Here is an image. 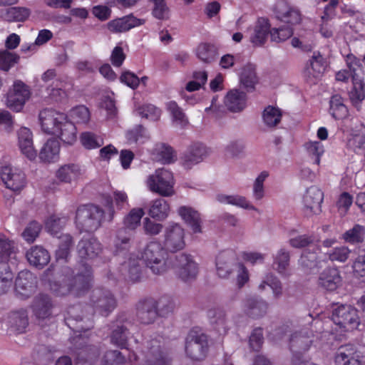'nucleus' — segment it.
Listing matches in <instances>:
<instances>
[{"mask_svg":"<svg viewBox=\"0 0 365 365\" xmlns=\"http://www.w3.org/2000/svg\"><path fill=\"white\" fill-rule=\"evenodd\" d=\"M120 272L125 279L133 282H138L142 275L139 259L133 253L129 254L121 264Z\"/></svg>","mask_w":365,"mask_h":365,"instance_id":"6ab92c4d","label":"nucleus"},{"mask_svg":"<svg viewBox=\"0 0 365 365\" xmlns=\"http://www.w3.org/2000/svg\"><path fill=\"white\" fill-rule=\"evenodd\" d=\"M269 176L267 171H262L256 178L253 185V196L257 200L264 197V182Z\"/></svg>","mask_w":365,"mask_h":365,"instance_id":"052dcab7","label":"nucleus"},{"mask_svg":"<svg viewBox=\"0 0 365 365\" xmlns=\"http://www.w3.org/2000/svg\"><path fill=\"white\" fill-rule=\"evenodd\" d=\"M113 213V210L109 214L108 221L112 220ZM106 220L104 210L94 204L81 205L76 210V228H99Z\"/></svg>","mask_w":365,"mask_h":365,"instance_id":"f03ea898","label":"nucleus"},{"mask_svg":"<svg viewBox=\"0 0 365 365\" xmlns=\"http://www.w3.org/2000/svg\"><path fill=\"white\" fill-rule=\"evenodd\" d=\"M101 251L100 242L94 238L81 240L78 245L79 257L83 259H93Z\"/></svg>","mask_w":365,"mask_h":365,"instance_id":"7c9ffc66","label":"nucleus"},{"mask_svg":"<svg viewBox=\"0 0 365 365\" xmlns=\"http://www.w3.org/2000/svg\"><path fill=\"white\" fill-rule=\"evenodd\" d=\"M304 147L314 163L319 165L321 157L324 153L323 144L319 141H309L305 143Z\"/></svg>","mask_w":365,"mask_h":365,"instance_id":"603ef678","label":"nucleus"},{"mask_svg":"<svg viewBox=\"0 0 365 365\" xmlns=\"http://www.w3.org/2000/svg\"><path fill=\"white\" fill-rule=\"evenodd\" d=\"M143 23L144 20L138 19L133 15H128L109 21L107 27L110 32L122 33L128 31L135 26H140Z\"/></svg>","mask_w":365,"mask_h":365,"instance_id":"b1692460","label":"nucleus"},{"mask_svg":"<svg viewBox=\"0 0 365 365\" xmlns=\"http://www.w3.org/2000/svg\"><path fill=\"white\" fill-rule=\"evenodd\" d=\"M141 259L155 274H163L169 269L167 252L157 242H150L145 247Z\"/></svg>","mask_w":365,"mask_h":365,"instance_id":"7ed1b4c3","label":"nucleus"},{"mask_svg":"<svg viewBox=\"0 0 365 365\" xmlns=\"http://www.w3.org/2000/svg\"><path fill=\"white\" fill-rule=\"evenodd\" d=\"M353 196L347 192H343L336 201V207L341 215H345L353 203Z\"/></svg>","mask_w":365,"mask_h":365,"instance_id":"680f3d73","label":"nucleus"},{"mask_svg":"<svg viewBox=\"0 0 365 365\" xmlns=\"http://www.w3.org/2000/svg\"><path fill=\"white\" fill-rule=\"evenodd\" d=\"M158 154L164 164L172 163L176 159V153L173 148L164 143L159 148Z\"/></svg>","mask_w":365,"mask_h":365,"instance_id":"0e129e2a","label":"nucleus"},{"mask_svg":"<svg viewBox=\"0 0 365 365\" xmlns=\"http://www.w3.org/2000/svg\"><path fill=\"white\" fill-rule=\"evenodd\" d=\"M145 359L141 365H170L171 359L164 353L158 341L154 340L147 346Z\"/></svg>","mask_w":365,"mask_h":365,"instance_id":"dca6fc26","label":"nucleus"},{"mask_svg":"<svg viewBox=\"0 0 365 365\" xmlns=\"http://www.w3.org/2000/svg\"><path fill=\"white\" fill-rule=\"evenodd\" d=\"M354 273L356 277L365 283V255L359 256L353 264Z\"/></svg>","mask_w":365,"mask_h":365,"instance_id":"774afa93","label":"nucleus"},{"mask_svg":"<svg viewBox=\"0 0 365 365\" xmlns=\"http://www.w3.org/2000/svg\"><path fill=\"white\" fill-rule=\"evenodd\" d=\"M271 25L264 17L257 19L252 28L250 29V41L255 47L263 46L270 35Z\"/></svg>","mask_w":365,"mask_h":365,"instance_id":"2eb2a0df","label":"nucleus"},{"mask_svg":"<svg viewBox=\"0 0 365 365\" xmlns=\"http://www.w3.org/2000/svg\"><path fill=\"white\" fill-rule=\"evenodd\" d=\"M14 274L8 264L0 262V294H5L11 288Z\"/></svg>","mask_w":365,"mask_h":365,"instance_id":"de8ad7c7","label":"nucleus"},{"mask_svg":"<svg viewBox=\"0 0 365 365\" xmlns=\"http://www.w3.org/2000/svg\"><path fill=\"white\" fill-rule=\"evenodd\" d=\"M173 309L174 303L169 297H163L158 302L149 299L139 304L138 317L141 323L149 324L154 322L158 311L167 313L171 312Z\"/></svg>","mask_w":365,"mask_h":365,"instance_id":"20e7f679","label":"nucleus"},{"mask_svg":"<svg viewBox=\"0 0 365 365\" xmlns=\"http://www.w3.org/2000/svg\"><path fill=\"white\" fill-rule=\"evenodd\" d=\"M289 259V253L284 249H280L273 256L272 267L283 277H288L292 274Z\"/></svg>","mask_w":365,"mask_h":365,"instance_id":"c756f323","label":"nucleus"},{"mask_svg":"<svg viewBox=\"0 0 365 365\" xmlns=\"http://www.w3.org/2000/svg\"><path fill=\"white\" fill-rule=\"evenodd\" d=\"M207 317L214 328L221 334H225L227 330L226 319L225 312L220 309H210L207 312Z\"/></svg>","mask_w":365,"mask_h":365,"instance_id":"c03bdc74","label":"nucleus"},{"mask_svg":"<svg viewBox=\"0 0 365 365\" xmlns=\"http://www.w3.org/2000/svg\"><path fill=\"white\" fill-rule=\"evenodd\" d=\"M31 95L30 87L21 80L14 81L6 95V106L11 110L21 111Z\"/></svg>","mask_w":365,"mask_h":365,"instance_id":"6e6552de","label":"nucleus"},{"mask_svg":"<svg viewBox=\"0 0 365 365\" xmlns=\"http://www.w3.org/2000/svg\"><path fill=\"white\" fill-rule=\"evenodd\" d=\"M20 56L9 51L7 49L0 50V70L9 71L15 64L18 63Z\"/></svg>","mask_w":365,"mask_h":365,"instance_id":"3c124183","label":"nucleus"},{"mask_svg":"<svg viewBox=\"0 0 365 365\" xmlns=\"http://www.w3.org/2000/svg\"><path fill=\"white\" fill-rule=\"evenodd\" d=\"M148 184L151 191L162 196H170L174 192L173 173L164 168L157 170L155 175H150Z\"/></svg>","mask_w":365,"mask_h":365,"instance_id":"1a4fd4ad","label":"nucleus"},{"mask_svg":"<svg viewBox=\"0 0 365 365\" xmlns=\"http://www.w3.org/2000/svg\"><path fill=\"white\" fill-rule=\"evenodd\" d=\"M353 87L349 92V98L354 105L360 103L365 98V83L356 75L352 76Z\"/></svg>","mask_w":365,"mask_h":365,"instance_id":"79ce46f5","label":"nucleus"},{"mask_svg":"<svg viewBox=\"0 0 365 365\" xmlns=\"http://www.w3.org/2000/svg\"><path fill=\"white\" fill-rule=\"evenodd\" d=\"M335 365H361L356 348L351 344L339 347L334 354Z\"/></svg>","mask_w":365,"mask_h":365,"instance_id":"4be33fe9","label":"nucleus"},{"mask_svg":"<svg viewBox=\"0 0 365 365\" xmlns=\"http://www.w3.org/2000/svg\"><path fill=\"white\" fill-rule=\"evenodd\" d=\"M124 357L118 351H108L102 361V365H123Z\"/></svg>","mask_w":365,"mask_h":365,"instance_id":"338daca9","label":"nucleus"},{"mask_svg":"<svg viewBox=\"0 0 365 365\" xmlns=\"http://www.w3.org/2000/svg\"><path fill=\"white\" fill-rule=\"evenodd\" d=\"M282 117L281 109L273 106H267L262 112L263 122L269 128L277 126L281 122Z\"/></svg>","mask_w":365,"mask_h":365,"instance_id":"37998d69","label":"nucleus"},{"mask_svg":"<svg viewBox=\"0 0 365 365\" xmlns=\"http://www.w3.org/2000/svg\"><path fill=\"white\" fill-rule=\"evenodd\" d=\"M331 320L344 331L356 329L360 324L358 311L351 305L337 306L333 310Z\"/></svg>","mask_w":365,"mask_h":365,"instance_id":"423d86ee","label":"nucleus"},{"mask_svg":"<svg viewBox=\"0 0 365 365\" xmlns=\"http://www.w3.org/2000/svg\"><path fill=\"white\" fill-rule=\"evenodd\" d=\"M225 104L231 112H241L247 105V94L237 89L231 90L225 96Z\"/></svg>","mask_w":365,"mask_h":365,"instance_id":"cd10ccee","label":"nucleus"},{"mask_svg":"<svg viewBox=\"0 0 365 365\" xmlns=\"http://www.w3.org/2000/svg\"><path fill=\"white\" fill-rule=\"evenodd\" d=\"M329 106V113L334 119L341 120L347 116L348 109L341 96L333 95L330 99Z\"/></svg>","mask_w":365,"mask_h":365,"instance_id":"ea45409f","label":"nucleus"},{"mask_svg":"<svg viewBox=\"0 0 365 365\" xmlns=\"http://www.w3.org/2000/svg\"><path fill=\"white\" fill-rule=\"evenodd\" d=\"M145 212L143 208H133L124 219V224L126 228H136L140 225V220Z\"/></svg>","mask_w":365,"mask_h":365,"instance_id":"5fc2aeb1","label":"nucleus"},{"mask_svg":"<svg viewBox=\"0 0 365 365\" xmlns=\"http://www.w3.org/2000/svg\"><path fill=\"white\" fill-rule=\"evenodd\" d=\"M76 130L74 123L70 121L66 115L63 123L61 124L54 135L58 136L64 143L73 145L77 139Z\"/></svg>","mask_w":365,"mask_h":365,"instance_id":"4c0bfd02","label":"nucleus"},{"mask_svg":"<svg viewBox=\"0 0 365 365\" xmlns=\"http://www.w3.org/2000/svg\"><path fill=\"white\" fill-rule=\"evenodd\" d=\"M240 82L248 92L253 91L257 83V77L254 71H244L240 76Z\"/></svg>","mask_w":365,"mask_h":365,"instance_id":"13d9d810","label":"nucleus"},{"mask_svg":"<svg viewBox=\"0 0 365 365\" xmlns=\"http://www.w3.org/2000/svg\"><path fill=\"white\" fill-rule=\"evenodd\" d=\"M36 289V279L34 274L27 270L19 273L15 281V294L20 299L30 297Z\"/></svg>","mask_w":365,"mask_h":365,"instance_id":"ddd939ff","label":"nucleus"},{"mask_svg":"<svg viewBox=\"0 0 365 365\" xmlns=\"http://www.w3.org/2000/svg\"><path fill=\"white\" fill-rule=\"evenodd\" d=\"M327 66V59L319 51H314L303 71L306 81L310 85L316 84L324 73Z\"/></svg>","mask_w":365,"mask_h":365,"instance_id":"9d476101","label":"nucleus"},{"mask_svg":"<svg viewBox=\"0 0 365 365\" xmlns=\"http://www.w3.org/2000/svg\"><path fill=\"white\" fill-rule=\"evenodd\" d=\"M276 16L281 21L290 26L300 24L302 21L300 11L290 6L286 1H278L275 5Z\"/></svg>","mask_w":365,"mask_h":365,"instance_id":"a211bd4d","label":"nucleus"},{"mask_svg":"<svg viewBox=\"0 0 365 365\" xmlns=\"http://www.w3.org/2000/svg\"><path fill=\"white\" fill-rule=\"evenodd\" d=\"M312 337V334L307 330L293 333L289 339V349L294 355L308 351L313 342Z\"/></svg>","mask_w":365,"mask_h":365,"instance_id":"aec40b11","label":"nucleus"},{"mask_svg":"<svg viewBox=\"0 0 365 365\" xmlns=\"http://www.w3.org/2000/svg\"><path fill=\"white\" fill-rule=\"evenodd\" d=\"M60 143L54 138L48 139L41 148L39 159L43 163H55L59 159Z\"/></svg>","mask_w":365,"mask_h":365,"instance_id":"c85d7f7f","label":"nucleus"},{"mask_svg":"<svg viewBox=\"0 0 365 365\" xmlns=\"http://www.w3.org/2000/svg\"><path fill=\"white\" fill-rule=\"evenodd\" d=\"M48 231L51 235L56 236L60 240L59 247L56 251L57 259H66L72 245L71 237L68 235H62L60 233L61 230H48Z\"/></svg>","mask_w":365,"mask_h":365,"instance_id":"58836bf2","label":"nucleus"},{"mask_svg":"<svg viewBox=\"0 0 365 365\" xmlns=\"http://www.w3.org/2000/svg\"><path fill=\"white\" fill-rule=\"evenodd\" d=\"M98 355V351L95 347L82 349L78 354L76 365H93Z\"/></svg>","mask_w":365,"mask_h":365,"instance_id":"09e8293b","label":"nucleus"},{"mask_svg":"<svg viewBox=\"0 0 365 365\" xmlns=\"http://www.w3.org/2000/svg\"><path fill=\"white\" fill-rule=\"evenodd\" d=\"M170 206L164 199H157L153 201L149 209L148 215L156 220H163L168 215Z\"/></svg>","mask_w":365,"mask_h":365,"instance_id":"a19ab883","label":"nucleus"},{"mask_svg":"<svg viewBox=\"0 0 365 365\" xmlns=\"http://www.w3.org/2000/svg\"><path fill=\"white\" fill-rule=\"evenodd\" d=\"M235 259V254L231 250L222 251L219 253L216 258V270L220 277L227 278L230 275Z\"/></svg>","mask_w":365,"mask_h":365,"instance_id":"a878e982","label":"nucleus"},{"mask_svg":"<svg viewBox=\"0 0 365 365\" xmlns=\"http://www.w3.org/2000/svg\"><path fill=\"white\" fill-rule=\"evenodd\" d=\"M267 303L263 299L248 298L244 302V312L252 317H259L267 313Z\"/></svg>","mask_w":365,"mask_h":365,"instance_id":"f704fd0d","label":"nucleus"},{"mask_svg":"<svg viewBox=\"0 0 365 365\" xmlns=\"http://www.w3.org/2000/svg\"><path fill=\"white\" fill-rule=\"evenodd\" d=\"M341 277L336 268L324 270L319 277V284L329 291L336 289L341 284Z\"/></svg>","mask_w":365,"mask_h":365,"instance_id":"bb28decb","label":"nucleus"},{"mask_svg":"<svg viewBox=\"0 0 365 365\" xmlns=\"http://www.w3.org/2000/svg\"><path fill=\"white\" fill-rule=\"evenodd\" d=\"M91 277V270L87 264H83L76 274L71 268L64 267L59 279L51 284V289L58 296L68 294L79 296L89 287Z\"/></svg>","mask_w":365,"mask_h":365,"instance_id":"f257e3e1","label":"nucleus"},{"mask_svg":"<svg viewBox=\"0 0 365 365\" xmlns=\"http://www.w3.org/2000/svg\"><path fill=\"white\" fill-rule=\"evenodd\" d=\"M178 212L187 226L190 228H201L202 220L200 213L190 207L181 206Z\"/></svg>","mask_w":365,"mask_h":365,"instance_id":"e433bc0d","label":"nucleus"},{"mask_svg":"<svg viewBox=\"0 0 365 365\" xmlns=\"http://www.w3.org/2000/svg\"><path fill=\"white\" fill-rule=\"evenodd\" d=\"M81 145L87 150H93L101 148L104 144L102 137L93 132H83L80 135Z\"/></svg>","mask_w":365,"mask_h":365,"instance_id":"a18cd8bd","label":"nucleus"},{"mask_svg":"<svg viewBox=\"0 0 365 365\" xmlns=\"http://www.w3.org/2000/svg\"><path fill=\"white\" fill-rule=\"evenodd\" d=\"M82 175L79 165L70 163L61 166L56 171V176L61 182H71L78 180Z\"/></svg>","mask_w":365,"mask_h":365,"instance_id":"72a5a7b5","label":"nucleus"},{"mask_svg":"<svg viewBox=\"0 0 365 365\" xmlns=\"http://www.w3.org/2000/svg\"><path fill=\"white\" fill-rule=\"evenodd\" d=\"M185 230H167L165 232V246L171 252L181 250L185 246Z\"/></svg>","mask_w":365,"mask_h":365,"instance_id":"c9c22d12","label":"nucleus"},{"mask_svg":"<svg viewBox=\"0 0 365 365\" xmlns=\"http://www.w3.org/2000/svg\"><path fill=\"white\" fill-rule=\"evenodd\" d=\"M128 339V332L123 326L118 327L113 331L111 341L117 346L125 348Z\"/></svg>","mask_w":365,"mask_h":365,"instance_id":"6e6d98bb","label":"nucleus"},{"mask_svg":"<svg viewBox=\"0 0 365 365\" xmlns=\"http://www.w3.org/2000/svg\"><path fill=\"white\" fill-rule=\"evenodd\" d=\"M294 34V29L291 26H284L271 29L270 37L272 41L279 43L289 38Z\"/></svg>","mask_w":365,"mask_h":365,"instance_id":"864d4df0","label":"nucleus"},{"mask_svg":"<svg viewBox=\"0 0 365 365\" xmlns=\"http://www.w3.org/2000/svg\"><path fill=\"white\" fill-rule=\"evenodd\" d=\"M18 138L21 153L30 160H35L37 152L33 146L32 133L30 129L21 128L18 131Z\"/></svg>","mask_w":365,"mask_h":365,"instance_id":"393cba45","label":"nucleus"},{"mask_svg":"<svg viewBox=\"0 0 365 365\" xmlns=\"http://www.w3.org/2000/svg\"><path fill=\"white\" fill-rule=\"evenodd\" d=\"M53 303L48 295L39 294L35 297L31 304V309L38 319H44L51 315Z\"/></svg>","mask_w":365,"mask_h":365,"instance_id":"5701e85b","label":"nucleus"},{"mask_svg":"<svg viewBox=\"0 0 365 365\" xmlns=\"http://www.w3.org/2000/svg\"><path fill=\"white\" fill-rule=\"evenodd\" d=\"M31 11L26 7L14 6L9 8L4 14V19L10 22H24L30 16Z\"/></svg>","mask_w":365,"mask_h":365,"instance_id":"49530a36","label":"nucleus"},{"mask_svg":"<svg viewBox=\"0 0 365 365\" xmlns=\"http://www.w3.org/2000/svg\"><path fill=\"white\" fill-rule=\"evenodd\" d=\"M92 306L96 312L101 315H108L116 306V301L108 290L96 289L93 292Z\"/></svg>","mask_w":365,"mask_h":365,"instance_id":"4468645a","label":"nucleus"},{"mask_svg":"<svg viewBox=\"0 0 365 365\" xmlns=\"http://www.w3.org/2000/svg\"><path fill=\"white\" fill-rule=\"evenodd\" d=\"M324 200V192L317 186L309 187L304 197L303 204L304 208L309 213L319 214L322 212V203Z\"/></svg>","mask_w":365,"mask_h":365,"instance_id":"f3484780","label":"nucleus"},{"mask_svg":"<svg viewBox=\"0 0 365 365\" xmlns=\"http://www.w3.org/2000/svg\"><path fill=\"white\" fill-rule=\"evenodd\" d=\"M66 114L58 112L52 108H45L40 111L38 120L43 133L54 135L63 123Z\"/></svg>","mask_w":365,"mask_h":365,"instance_id":"9b49d317","label":"nucleus"},{"mask_svg":"<svg viewBox=\"0 0 365 365\" xmlns=\"http://www.w3.org/2000/svg\"><path fill=\"white\" fill-rule=\"evenodd\" d=\"M26 258L31 265L42 268L49 262L50 255L43 247L34 246L26 252Z\"/></svg>","mask_w":365,"mask_h":365,"instance_id":"473e14b6","label":"nucleus"},{"mask_svg":"<svg viewBox=\"0 0 365 365\" xmlns=\"http://www.w3.org/2000/svg\"><path fill=\"white\" fill-rule=\"evenodd\" d=\"M217 200L222 203L236 205L247 210H255V207L243 196L220 195L217 196Z\"/></svg>","mask_w":365,"mask_h":365,"instance_id":"8fccbe9b","label":"nucleus"},{"mask_svg":"<svg viewBox=\"0 0 365 365\" xmlns=\"http://www.w3.org/2000/svg\"><path fill=\"white\" fill-rule=\"evenodd\" d=\"M0 178L6 187L14 192L21 190L26 182L24 173L10 165L1 167Z\"/></svg>","mask_w":365,"mask_h":365,"instance_id":"f8f14e48","label":"nucleus"},{"mask_svg":"<svg viewBox=\"0 0 365 365\" xmlns=\"http://www.w3.org/2000/svg\"><path fill=\"white\" fill-rule=\"evenodd\" d=\"M199 271V264L192 255L181 254L176 257L174 272L180 281L185 283L194 282L197 277Z\"/></svg>","mask_w":365,"mask_h":365,"instance_id":"0eeeda50","label":"nucleus"},{"mask_svg":"<svg viewBox=\"0 0 365 365\" xmlns=\"http://www.w3.org/2000/svg\"><path fill=\"white\" fill-rule=\"evenodd\" d=\"M350 252V250L346 247L340 246L333 248L328 254L331 261L344 262L349 258Z\"/></svg>","mask_w":365,"mask_h":365,"instance_id":"e2e57ef3","label":"nucleus"},{"mask_svg":"<svg viewBox=\"0 0 365 365\" xmlns=\"http://www.w3.org/2000/svg\"><path fill=\"white\" fill-rule=\"evenodd\" d=\"M208 351V341L207 336L200 331L191 330L185 340V353L188 358L192 361H202Z\"/></svg>","mask_w":365,"mask_h":365,"instance_id":"39448f33","label":"nucleus"},{"mask_svg":"<svg viewBox=\"0 0 365 365\" xmlns=\"http://www.w3.org/2000/svg\"><path fill=\"white\" fill-rule=\"evenodd\" d=\"M68 220L67 216L52 215L45 220V228H63L66 225Z\"/></svg>","mask_w":365,"mask_h":365,"instance_id":"69168bd1","label":"nucleus"},{"mask_svg":"<svg viewBox=\"0 0 365 365\" xmlns=\"http://www.w3.org/2000/svg\"><path fill=\"white\" fill-rule=\"evenodd\" d=\"M207 154V148L202 143H195L181 157L182 165L185 169H190L201 162Z\"/></svg>","mask_w":365,"mask_h":365,"instance_id":"412c9836","label":"nucleus"},{"mask_svg":"<svg viewBox=\"0 0 365 365\" xmlns=\"http://www.w3.org/2000/svg\"><path fill=\"white\" fill-rule=\"evenodd\" d=\"M166 108L171 114L173 120L180 124H184L187 122L185 114L182 109L178 105L175 101H170L166 103Z\"/></svg>","mask_w":365,"mask_h":365,"instance_id":"4d7b16f0","label":"nucleus"},{"mask_svg":"<svg viewBox=\"0 0 365 365\" xmlns=\"http://www.w3.org/2000/svg\"><path fill=\"white\" fill-rule=\"evenodd\" d=\"M154 4L152 14L158 19L163 20L168 18L169 9L165 0H150Z\"/></svg>","mask_w":365,"mask_h":365,"instance_id":"bf43d9fd","label":"nucleus"},{"mask_svg":"<svg viewBox=\"0 0 365 365\" xmlns=\"http://www.w3.org/2000/svg\"><path fill=\"white\" fill-rule=\"evenodd\" d=\"M197 58L203 63H211L218 56V48L215 44L209 42H202L195 50Z\"/></svg>","mask_w":365,"mask_h":365,"instance_id":"2f4dec72","label":"nucleus"}]
</instances>
